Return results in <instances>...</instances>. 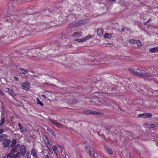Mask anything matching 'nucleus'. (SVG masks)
Listing matches in <instances>:
<instances>
[{"label":"nucleus","mask_w":158,"mask_h":158,"mask_svg":"<svg viewBox=\"0 0 158 158\" xmlns=\"http://www.w3.org/2000/svg\"><path fill=\"white\" fill-rule=\"evenodd\" d=\"M90 21L89 19H84L80 21L79 23L82 25H85L89 23Z\"/></svg>","instance_id":"4468645a"},{"label":"nucleus","mask_w":158,"mask_h":158,"mask_svg":"<svg viewBox=\"0 0 158 158\" xmlns=\"http://www.w3.org/2000/svg\"><path fill=\"white\" fill-rule=\"evenodd\" d=\"M52 149L54 152H56L57 149V147L56 146V145L53 146L52 148Z\"/></svg>","instance_id":"473e14b6"},{"label":"nucleus","mask_w":158,"mask_h":158,"mask_svg":"<svg viewBox=\"0 0 158 158\" xmlns=\"http://www.w3.org/2000/svg\"><path fill=\"white\" fill-rule=\"evenodd\" d=\"M104 37L106 38H110L111 37V35L108 33H106L104 35Z\"/></svg>","instance_id":"393cba45"},{"label":"nucleus","mask_w":158,"mask_h":158,"mask_svg":"<svg viewBox=\"0 0 158 158\" xmlns=\"http://www.w3.org/2000/svg\"><path fill=\"white\" fill-rule=\"evenodd\" d=\"M5 122L6 121L4 117H1L0 119V127L2 126Z\"/></svg>","instance_id":"a211bd4d"},{"label":"nucleus","mask_w":158,"mask_h":158,"mask_svg":"<svg viewBox=\"0 0 158 158\" xmlns=\"http://www.w3.org/2000/svg\"><path fill=\"white\" fill-rule=\"evenodd\" d=\"M149 51L152 53H154L156 51H158V46H156L155 48H153L151 49H149Z\"/></svg>","instance_id":"6ab92c4d"},{"label":"nucleus","mask_w":158,"mask_h":158,"mask_svg":"<svg viewBox=\"0 0 158 158\" xmlns=\"http://www.w3.org/2000/svg\"><path fill=\"white\" fill-rule=\"evenodd\" d=\"M97 32L98 35L101 36L103 34L102 30L101 28H99L98 29Z\"/></svg>","instance_id":"aec40b11"},{"label":"nucleus","mask_w":158,"mask_h":158,"mask_svg":"<svg viewBox=\"0 0 158 158\" xmlns=\"http://www.w3.org/2000/svg\"><path fill=\"white\" fill-rule=\"evenodd\" d=\"M42 24H43L42 23H39L38 24V25H33L31 28L32 30L35 32H38L39 30H37V29H38L40 27H41Z\"/></svg>","instance_id":"0eeeda50"},{"label":"nucleus","mask_w":158,"mask_h":158,"mask_svg":"<svg viewBox=\"0 0 158 158\" xmlns=\"http://www.w3.org/2000/svg\"><path fill=\"white\" fill-rule=\"evenodd\" d=\"M129 41L131 43H135L136 40L134 39H130Z\"/></svg>","instance_id":"c756f323"},{"label":"nucleus","mask_w":158,"mask_h":158,"mask_svg":"<svg viewBox=\"0 0 158 158\" xmlns=\"http://www.w3.org/2000/svg\"><path fill=\"white\" fill-rule=\"evenodd\" d=\"M19 129L21 133L24 132L25 131V130L24 129V128L23 127L21 128H20Z\"/></svg>","instance_id":"2f4dec72"},{"label":"nucleus","mask_w":158,"mask_h":158,"mask_svg":"<svg viewBox=\"0 0 158 158\" xmlns=\"http://www.w3.org/2000/svg\"><path fill=\"white\" fill-rule=\"evenodd\" d=\"M9 94L13 97H15L16 95V94L11 90H9Z\"/></svg>","instance_id":"4be33fe9"},{"label":"nucleus","mask_w":158,"mask_h":158,"mask_svg":"<svg viewBox=\"0 0 158 158\" xmlns=\"http://www.w3.org/2000/svg\"><path fill=\"white\" fill-rule=\"evenodd\" d=\"M10 141V139H5L3 142V144L5 147H8L9 146Z\"/></svg>","instance_id":"1a4fd4ad"},{"label":"nucleus","mask_w":158,"mask_h":158,"mask_svg":"<svg viewBox=\"0 0 158 158\" xmlns=\"http://www.w3.org/2000/svg\"><path fill=\"white\" fill-rule=\"evenodd\" d=\"M26 151V148L24 145H22L20 146V144H17L7 155V158H19L22 155L24 158H30V153L28 152L25 153Z\"/></svg>","instance_id":"f257e3e1"},{"label":"nucleus","mask_w":158,"mask_h":158,"mask_svg":"<svg viewBox=\"0 0 158 158\" xmlns=\"http://www.w3.org/2000/svg\"><path fill=\"white\" fill-rule=\"evenodd\" d=\"M54 11H50L49 9H46L44 11V15L49 16L51 15V13H53Z\"/></svg>","instance_id":"9d476101"},{"label":"nucleus","mask_w":158,"mask_h":158,"mask_svg":"<svg viewBox=\"0 0 158 158\" xmlns=\"http://www.w3.org/2000/svg\"><path fill=\"white\" fill-rule=\"evenodd\" d=\"M151 127L153 128V127H154L155 126H154V125L153 124H152L151 125Z\"/></svg>","instance_id":"ea45409f"},{"label":"nucleus","mask_w":158,"mask_h":158,"mask_svg":"<svg viewBox=\"0 0 158 158\" xmlns=\"http://www.w3.org/2000/svg\"><path fill=\"white\" fill-rule=\"evenodd\" d=\"M111 0L112 1H116V0Z\"/></svg>","instance_id":"37998d69"},{"label":"nucleus","mask_w":158,"mask_h":158,"mask_svg":"<svg viewBox=\"0 0 158 158\" xmlns=\"http://www.w3.org/2000/svg\"><path fill=\"white\" fill-rule=\"evenodd\" d=\"M49 120L52 123L55 125L56 126L57 125L58 123V122L56 120H53L51 119H49Z\"/></svg>","instance_id":"5701e85b"},{"label":"nucleus","mask_w":158,"mask_h":158,"mask_svg":"<svg viewBox=\"0 0 158 158\" xmlns=\"http://www.w3.org/2000/svg\"><path fill=\"white\" fill-rule=\"evenodd\" d=\"M43 96L44 97V98H45V97H46L45 96V95H43Z\"/></svg>","instance_id":"79ce46f5"},{"label":"nucleus","mask_w":158,"mask_h":158,"mask_svg":"<svg viewBox=\"0 0 158 158\" xmlns=\"http://www.w3.org/2000/svg\"><path fill=\"white\" fill-rule=\"evenodd\" d=\"M128 70L135 75L137 76H141L146 78H149L151 77V75L149 73H145L143 72L139 73L135 71L134 69L131 68L129 69Z\"/></svg>","instance_id":"7ed1b4c3"},{"label":"nucleus","mask_w":158,"mask_h":158,"mask_svg":"<svg viewBox=\"0 0 158 158\" xmlns=\"http://www.w3.org/2000/svg\"><path fill=\"white\" fill-rule=\"evenodd\" d=\"M63 1L64 0H61L60 1H59V2L60 3H62Z\"/></svg>","instance_id":"a19ab883"},{"label":"nucleus","mask_w":158,"mask_h":158,"mask_svg":"<svg viewBox=\"0 0 158 158\" xmlns=\"http://www.w3.org/2000/svg\"><path fill=\"white\" fill-rule=\"evenodd\" d=\"M75 40L79 42H84V39L83 38L82 39H77Z\"/></svg>","instance_id":"b1692460"},{"label":"nucleus","mask_w":158,"mask_h":158,"mask_svg":"<svg viewBox=\"0 0 158 158\" xmlns=\"http://www.w3.org/2000/svg\"><path fill=\"white\" fill-rule=\"evenodd\" d=\"M135 43L138 46H141L142 45V44L139 40H136Z\"/></svg>","instance_id":"cd10ccee"},{"label":"nucleus","mask_w":158,"mask_h":158,"mask_svg":"<svg viewBox=\"0 0 158 158\" xmlns=\"http://www.w3.org/2000/svg\"><path fill=\"white\" fill-rule=\"evenodd\" d=\"M18 126L19 127V129H20V128H21L23 127V126L21 125V124L20 123H18Z\"/></svg>","instance_id":"58836bf2"},{"label":"nucleus","mask_w":158,"mask_h":158,"mask_svg":"<svg viewBox=\"0 0 158 158\" xmlns=\"http://www.w3.org/2000/svg\"><path fill=\"white\" fill-rule=\"evenodd\" d=\"M0 94L2 96H3L4 95L3 92L1 89H0Z\"/></svg>","instance_id":"c9c22d12"},{"label":"nucleus","mask_w":158,"mask_h":158,"mask_svg":"<svg viewBox=\"0 0 158 158\" xmlns=\"http://www.w3.org/2000/svg\"><path fill=\"white\" fill-rule=\"evenodd\" d=\"M94 15H93L94 17Z\"/></svg>","instance_id":"a18cd8bd"},{"label":"nucleus","mask_w":158,"mask_h":158,"mask_svg":"<svg viewBox=\"0 0 158 158\" xmlns=\"http://www.w3.org/2000/svg\"><path fill=\"white\" fill-rule=\"evenodd\" d=\"M144 115H143V114H140L138 115V116L139 118L143 117V118Z\"/></svg>","instance_id":"f704fd0d"},{"label":"nucleus","mask_w":158,"mask_h":158,"mask_svg":"<svg viewBox=\"0 0 158 158\" xmlns=\"http://www.w3.org/2000/svg\"><path fill=\"white\" fill-rule=\"evenodd\" d=\"M143 115H144V118H151L152 116V114L151 113H143Z\"/></svg>","instance_id":"f3484780"},{"label":"nucleus","mask_w":158,"mask_h":158,"mask_svg":"<svg viewBox=\"0 0 158 158\" xmlns=\"http://www.w3.org/2000/svg\"><path fill=\"white\" fill-rule=\"evenodd\" d=\"M37 104H39L40 106H43L44 105L43 103L40 101L38 98H37Z\"/></svg>","instance_id":"bb28decb"},{"label":"nucleus","mask_w":158,"mask_h":158,"mask_svg":"<svg viewBox=\"0 0 158 158\" xmlns=\"http://www.w3.org/2000/svg\"><path fill=\"white\" fill-rule=\"evenodd\" d=\"M34 0H30V1H33Z\"/></svg>","instance_id":"c03bdc74"},{"label":"nucleus","mask_w":158,"mask_h":158,"mask_svg":"<svg viewBox=\"0 0 158 158\" xmlns=\"http://www.w3.org/2000/svg\"><path fill=\"white\" fill-rule=\"evenodd\" d=\"M43 139H44L45 143L46 144L47 147L49 149H51V148H50L48 146L49 145V147H50V142L48 139L47 138V137L45 136H43Z\"/></svg>","instance_id":"6e6552de"},{"label":"nucleus","mask_w":158,"mask_h":158,"mask_svg":"<svg viewBox=\"0 0 158 158\" xmlns=\"http://www.w3.org/2000/svg\"><path fill=\"white\" fill-rule=\"evenodd\" d=\"M7 137V135L5 134H2L0 135V142L4 140Z\"/></svg>","instance_id":"2eb2a0df"},{"label":"nucleus","mask_w":158,"mask_h":158,"mask_svg":"<svg viewBox=\"0 0 158 158\" xmlns=\"http://www.w3.org/2000/svg\"><path fill=\"white\" fill-rule=\"evenodd\" d=\"M16 143V141L15 139H13L12 140V142L11 143V144H10V146L11 148H13Z\"/></svg>","instance_id":"412c9836"},{"label":"nucleus","mask_w":158,"mask_h":158,"mask_svg":"<svg viewBox=\"0 0 158 158\" xmlns=\"http://www.w3.org/2000/svg\"><path fill=\"white\" fill-rule=\"evenodd\" d=\"M57 127L62 128L63 127V125L61 123H58L57 125L56 126Z\"/></svg>","instance_id":"c85d7f7f"},{"label":"nucleus","mask_w":158,"mask_h":158,"mask_svg":"<svg viewBox=\"0 0 158 158\" xmlns=\"http://www.w3.org/2000/svg\"><path fill=\"white\" fill-rule=\"evenodd\" d=\"M18 73L19 74H25L27 73V71L23 70L22 69H19L17 70Z\"/></svg>","instance_id":"dca6fc26"},{"label":"nucleus","mask_w":158,"mask_h":158,"mask_svg":"<svg viewBox=\"0 0 158 158\" xmlns=\"http://www.w3.org/2000/svg\"><path fill=\"white\" fill-rule=\"evenodd\" d=\"M22 87L23 89L25 90H28L30 88V83L27 81H25L23 83Z\"/></svg>","instance_id":"423d86ee"},{"label":"nucleus","mask_w":158,"mask_h":158,"mask_svg":"<svg viewBox=\"0 0 158 158\" xmlns=\"http://www.w3.org/2000/svg\"><path fill=\"white\" fill-rule=\"evenodd\" d=\"M14 79L16 81H18L19 80V78L18 77L15 76L14 77Z\"/></svg>","instance_id":"e433bc0d"},{"label":"nucleus","mask_w":158,"mask_h":158,"mask_svg":"<svg viewBox=\"0 0 158 158\" xmlns=\"http://www.w3.org/2000/svg\"><path fill=\"white\" fill-rule=\"evenodd\" d=\"M105 148L108 153L110 155H111L113 154V151L112 149H110V148L107 147L105 146Z\"/></svg>","instance_id":"f8f14e48"},{"label":"nucleus","mask_w":158,"mask_h":158,"mask_svg":"<svg viewBox=\"0 0 158 158\" xmlns=\"http://www.w3.org/2000/svg\"><path fill=\"white\" fill-rule=\"evenodd\" d=\"M4 132V130L2 129H0V135L1 134Z\"/></svg>","instance_id":"4c0bfd02"},{"label":"nucleus","mask_w":158,"mask_h":158,"mask_svg":"<svg viewBox=\"0 0 158 158\" xmlns=\"http://www.w3.org/2000/svg\"><path fill=\"white\" fill-rule=\"evenodd\" d=\"M91 38V35H89L88 36H87L83 38L84 39V41H85L86 40H87Z\"/></svg>","instance_id":"a878e982"},{"label":"nucleus","mask_w":158,"mask_h":158,"mask_svg":"<svg viewBox=\"0 0 158 158\" xmlns=\"http://www.w3.org/2000/svg\"><path fill=\"white\" fill-rule=\"evenodd\" d=\"M84 113L87 114H97V115H102L103 114L102 113L98 112L93 110H84L83 111Z\"/></svg>","instance_id":"39448f33"},{"label":"nucleus","mask_w":158,"mask_h":158,"mask_svg":"<svg viewBox=\"0 0 158 158\" xmlns=\"http://www.w3.org/2000/svg\"><path fill=\"white\" fill-rule=\"evenodd\" d=\"M47 131H48L52 135L54 134V133L53 131L51 129L48 128Z\"/></svg>","instance_id":"7c9ffc66"},{"label":"nucleus","mask_w":158,"mask_h":158,"mask_svg":"<svg viewBox=\"0 0 158 158\" xmlns=\"http://www.w3.org/2000/svg\"><path fill=\"white\" fill-rule=\"evenodd\" d=\"M81 36V33L79 32H74L72 35L73 37L74 38H76L78 37H80Z\"/></svg>","instance_id":"ddd939ff"},{"label":"nucleus","mask_w":158,"mask_h":158,"mask_svg":"<svg viewBox=\"0 0 158 158\" xmlns=\"http://www.w3.org/2000/svg\"><path fill=\"white\" fill-rule=\"evenodd\" d=\"M152 20L150 18L149 19H148V20L146 21L144 23L145 25H147V24H148L149 22H150Z\"/></svg>","instance_id":"72a5a7b5"},{"label":"nucleus","mask_w":158,"mask_h":158,"mask_svg":"<svg viewBox=\"0 0 158 158\" xmlns=\"http://www.w3.org/2000/svg\"><path fill=\"white\" fill-rule=\"evenodd\" d=\"M13 2V0H10V1L8 2L7 4L8 10L6 11V14L4 15L5 18L7 21L9 22L8 21L10 19V21H11L12 19H13V15L14 14L15 12L14 11V7L11 5ZM17 18H15L14 19H16Z\"/></svg>","instance_id":"f03ea898"},{"label":"nucleus","mask_w":158,"mask_h":158,"mask_svg":"<svg viewBox=\"0 0 158 158\" xmlns=\"http://www.w3.org/2000/svg\"><path fill=\"white\" fill-rule=\"evenodd\" d=\"M85 148L86 151H88L87 154L91 158H95L94 155L91 153V151L90 150V147L88 143H85Z\"/></svg>","instance_id":"20e7f679"},{"label":"nucleus","mask_w":158,"mask_h":158,"mask_svg":"<svg viewBox=\"0 0 158 158\" xmlns=\"http://www.w3.org/2000/svg\"><path fill=\"white\" fill-rule=\"evenodd\" d=\"M31 154L35 157L37 156V152L35 149L32 148L31 151Z\"/></svg>","instance_id":"9b49d317"}]
</instances>
